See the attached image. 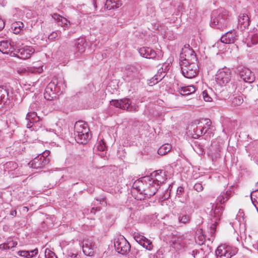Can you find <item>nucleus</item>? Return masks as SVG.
<instances>
[{
	"instance_id": "nucleus-58",
	"label": "nucleus",
	"mask_w": 258,
	"mask_h": 258,
	"mask_svg": "<svg viewBox=\"0 0 258 258\" xmlns=\"http://www.w3.org/2000/svg\"><path fill=\"white\" fill-rule=\"evenodd\" d=\"M98 3V0H93V5L95 8L97 7Z\"/></svg>"
},
{
	"instance_id": "nucleus-28",
	"label": "nucleus",
	"mask_w": 258,
	"mask_h": 258,
	"mask_svg": "<svg viewBox=\"0 0 258 258\" xmlns=\"http://www.w3.org/2000/svg\"><path fill=\"white\" fill-rule=\"evenodd\" d=\"M86 128L87 130V131L89 132V129L87 125L83 121L80 120L76 122L74 125L75 136L77 135V134L84 133V131H85Z\"/></svg>"
},
{
	"instance_id": "nucleus-47",
	"label": "nucleus",
	"mask_w": 258,
	"mask_h": 258,
	"mask_svg": "<svg viewBox=\"0 0 258 258\" xmlns=\"http://www.w3.org/2000/svg\"><path fill=\"white\" fill-rule=\"evenodd\" d=\"M194 188L198 192L202 191L203 190V185L201 183H196L194 186Z\"/></svg>"
},
{
	"instance_id": "nucleus-4",
	"label": "nucleus",
	"mask_w": 258,
	"mask_h": 258,
	"mask_svg": "<svg viewBox=\"0 0 258 258\" xmlns=\"http://www.w3.org/2000/svg\"><path fill=\"white\" fill-rule=\"evenodd\" d=\"M49 153V150H45L40 154L29 163L30 167L36 169L44 167L50 161V159L48 157Z\"/></svg>"
},
{
	"instance_id": "nucleus-50",
	"label": "nucleus",
	"mask_w": 258,
	"mask_h": 258,
	"mask_svg": "<svg viewBox=\"0 0 258 258\" xmlns=\"http://www.w3.org/2000/svg\"><path fill=\"white\" fill-rule=\"evenodd\" d=\"M29 252L30 255L29 258L32 257L38 253V249H35L33 250L30 251Z\"/></svg>"
},
{
	"instance_id": "nucleus-44",
	"label": "nucleus",
	"mask_w": 258,
	"mask_h": 258,
	"mask_svg": "<svg viewBox=\"0 0 258 258\" xmlns=\"http://www.w3.org/2000/svg\"><path fill=\"white\" fill-rule=\"evenodd\" d=\"M203 97L205 101L210 102L212 100V98L209 95L206 91L203 92Z\"/></svg>"
},
{
	"instance_id": "nucleus-13",
	"label": "nucleus",
	"mask_w": 258,
	"mask_h": 258,
	"mask_svg": "<svg viewBox=\"0 0 258 258\" xmlns=\"http://www.w3.org/2000/svg\"><path fill=\"white\" fill-rule=\"evenodd\" d=\"M239 81H243L244 82L251 83L255 80V76L253 72L248 68H243L238 70Z\"/></svg>"
},
{
	"instance_id": "nucleus-2",
	"label": "nucleus",
	"mask_w": 258,
	"mask_h": 258,
	"mask_svg": "<svg viewBox=\"0 0 258 258\" xmlns=\"http://www.w3.org/2000/svg\"><path fill=\"white\" fill-rule=\"evenodd\" d=\"M229 21L228 12L224 8H220L212 12L210 26L216 29H223L227 27Z\"/></svg>"
},
{
	"instance_id": "nucleus-23",
	"label": "nucleus",
	"mask_w": 258,
	"mask_h": 258,
	"mask_svg": "<svg viewBox=\"0 0 258 258\" xmlns=\"http://www.w3.org/2000/svg\"><path fill=\"white\" fill-rule=\"evenodd\" d=\"M165 174L162 172V170H157L154 171L151 174L150 176H152V179L156 184L158 183V186L160 187V185L163 183L165 180Z\"/></svg>"
},
{
	"instance_id": "nucleus-1",
	"label": "nucleus",
	"mask_w": 258,
	"mask_h": 258,
	"mask_svg": "<svg viewBox=\"0 0 258 258\" xmlns=\"http://www.w3.org/2000/svg\"><path fill=\"white\" fill-rule=\"evenodd\" d=\"M140 194L144 195V198H150L157 192L159 187L152 179V176H147L141 178V180L136 181L133 184Z\"/></svg>"
},
{
	"instance_id": "nucleus-36",
	"label": "nucleus",
	"mask_w": 258,
	"mask_h": 258,
	"mask_svg": "<svg viewBox=\"0 0 258 258\" xmlns=\"http://www.w3.org/2000/svg\"><path fill=\"white\" fill-rule=\"evenodd\" d=\"M178 221L183 224H186L189 222V216L187 215L180 214L178 216Z\"/></svg>"
},
{
	"instance_id": "nucleus-26",
	"label": "nucleus",
	"mask_w": 258,
	"mask_h": 258,
	"mask_svg": "<svg viewBox=\"0 0 258 258\" xmlns=\"http://www.w3.org/2000/svg\"><path fill=\"white\" fill-rule=\"evenodd\" d=\"M26 119L28 121L27 127L31 128L32 126L33 123L38 121L39 118L37 116L36 112L29 111L26 115Z\"/></svg>"
},
{
	"instance_id": "nucleus-19",
	"label": "nucleus",
	"mask_w": 258,
	"mask_h": 258,
	"mask_svg": "<svg viewBox=\"0 0 258 258\" xmlns=\"http://www.w3.org/2000/svg\"><path fill=\"white\" fill-rule=\"evenodd\" d=\"M95 243L92 239L84 240L82 248L84 254L87 256H92L94 252Z\"/></svg>"
},
{
	"instance_id": "nucleus-29",
	"label": "nucleus",
	"mask_w": 258,
	"mask_h": 258,
	"mask_svg": "<svg viewBox=\"0 0 258 258\" xmlns=\"http://www.w3.org/2000/svg\"><path fill=\"white\" fill-rule=\"evenodd\" d=\"M121 6L120 0H106L104 4V8L108 10L119 8Z\"/></svg>"
},
{
	"instance_id": "nucleus-49",
	"label": "nucleus",
	"mask_w": 258,
	"mask_h": 258,
	"mask_svg": "<svg viewBox=\"0 0 258 258\" xmlns=\"http://www.w3.org/2000/svg\"><path fill=\"white\" fill-rule=\"evenodd\" d=\"M184 192V188L182 186H179L177 188L176 194L179 197Z\"/></svg>"
},
{
	"instance_id": "nucleus-21",
	"label": "nucleus",
	"mask_w": 258,
	"mask_h": 258,
	"mask_svg": "<svg viewBox=\"0 0 258 258\" xmlns=\"http://www.w3.org/2000/svg\"><path fill=\"white\" fill-rule=\"evenodd\" d=\"M140 55L146 58H154L156 56V51L150 47H143L139 49Z\"/></svg>"
},
{
	"instance_id": "nucleus-16",
	"label": "nucleus",
	"mask_w": 258,
	"mask_h": 258,
	"mask_svg": "<svg viewBox=\"0 0 258 258\" xmlns=\"http://www.w3.org/2000/svg\"><path fill=\"white\" fill-rule=\"evenodd\" d=\"M34 52V49L31 46H25L15 51V56L21 59H25L29 58Z\"/></svg>"
},
{
	"instance_id": "nucleus-25",
	"label": "nucleus",
	"mask_w": 258,
	"mask_h": 258,
	"mask_svg": "<svg viewBox=\"0 0 258 258\" xmlns=\"http://www.w3.org/2000/svg\"><path fill=\"white\" fill-rule=\"evenodd\" d=\"M75 45L77 51L81 53L85 51L87 44L85 38H79L76 40Z\"/></svg>"
},
{
	"instance_id": "nucleus-22",
	"label": "nucleus",
	"mask_w": 258,
	"mask_h": 258,
	"mask_svg": "<svg viewBox=\"0 0 258 258\" xmlns=\"http://www.w3.org/2000/svg\"><path fill=\"white\" fill-rule=\"evenodd\" d=\"M249 23V18L247 15L240 14L238 20V28L243 30L248 27Z\"/></svg>"
},
{
	"instance_id": "nucleus-57",
	"label": "nucleus",
	"mask_w": 258,
	"mask_h": 258,
	"mask_svg": "<svg viewBox=\"0 0 258 258\" xmlns=\"http://www.w3.org/2000/svg\"><path fill=\"white\" fill-rule=\"evenodd\" d=\"M10 215L13 216H16L17 215V211L16 210L12 211L10 213Z\"/></svg>"
},
{
	"instance_id": "nucleus-62",
	"label": "nucleus",
	"mask_w": 258,
	"mask_h": 258,
	"mask_svg": "<svg viewBox=\"0 0 258 258\" xmlns=\"http://www.w3.org/2000/svg\"><path fill=\"white\" fill-rule=\"evenodd\" d=\"M204 242H203V241H201V242H199V244H204Z\"/></svg>"
},
{
	"instance_id": "nucleus-18",
	"label": "nucleus",
	"mask_w": 258,
	"mask_h": 258,
	"mask_svg": "<svg viewBox=\"0 0 258 258\" xmlns=\"http://www.w3.org/2000/svg\"><path fill=\"white\" fill-rule=\"evenodd\" d=\"M0 51L4 54H8L11 56H15L14 48L8 41L0 42Z\"/></svg>"
},
{
	"instance_id": "nucleus-60",
	"label": "nucleus",
	"mask_w": 258,
	"mask_h": 258,
	"mask_svg": "<svg viewBox=\"0 0 258 258\" xmlns=\"http://www.w3.org/2000/svg\"><path fill=\"white\" fill-rule=\"evenodd\" d=\"M258 193V191L257 190H255V191H252L251 193V198H252V196H255V194Z\"/></svg>"
},
{
	"instance_id": "nucleus-31",
	"label": "nucleus",
	"mask_w": 258,
	"mask_h": 258,
	"mask_svg": "<svg viewBox=\"0 0 258 258\" xmlns=\"http://www.w3.org/2000/svg\"><path fill=\"white\" fill-rule=\"evenodd\" d=\"M196 91L195 87L193 85L181 87L179 88L178 92L183 96L188 95L194 93Z\"/></svg>"
},
{
	"instance_id": "nucleus-15",
	"label": "nucleus",
	"mask_w": 258,
	"mask_h": 258,
	"mask_svg": "<svg viewBox=\"0 0 258 258\" xmlns=\"http://www.w3.org/2000/svg\"><path fill=\"white\" fill-rule=\"evenodd\" d=\"M135 240L144 248L148 250H151L153 248L152 242L144 236L135 232L133 235Z\"/></svg>"
},
{
	"instance_id": "nucleus-7",
	"label": "nucleus",
	"mask_w": 258,
	"mask_h": 258,
	"mask_svg": "<svg viewBox=\"0 0 258 258\" xmlns=\"http://www.w3.org/2000/svg\"><path fill=\"white\" fill-rule=\"evenodd\" d=\"M60 83L54 80L46 86L44 93V97L47 100H52L56 97V94L60 90Z\"/></svg>"
},
{
	"instance_id": "nucleus-46",
	"label": "nucleus",
	"mask_w": 258,
	"mask_h": 258,
	"mask_svg": "<svg viewBox=\"0 0 258 258\" xmlns=\"http://www.w3.org/2000/svg\"><path fill=\"white\" fill-rule=\"evenodd\" d=\"M19 254L21 256H23L27 258H29L30 255L29 251L26 250H22L19 251Z\"/></svg>"
},
{
	"instance_id": "nucleus-64",
	"label": "nucleus",
	"mask_w": 258,
	"mask_h": 258,
	"mask_svg": "<svg viewBox=\"0 0 258 258\" xmlns=\"http://www.w3.org/2000/svg\"><path fill=\"white\" fill-rule=\"evenodd\" d=\"M0 20H3L0 18Z\"/></svg>"
},
{
	"instance_id": "nucleus-30",
	"label": "nucleus",
	"mask_w": 258,
	"mask_h": 258,
	"mask_svg": "<svg viewBox=\"0 0 258 258\" xmlns=\"http://www.w3.org/2000/svg\"><path fill=\"white\" fill-rule=\"evenodd\" d=\"M231 191L226 190L221 192L220 195L217 198V202L221 205L224 204L230 198Z\"/></svg>"
},
{
	"instance_id": "nucleus-35",
	"label": "nucleus",
	"mask_w": 258,
	"mask_h": 258,
	"mask_svg": "<svg viewBox=\"0 0 258 258\" xmlns=\"http://www.w3.org/2000/svg\"><path fill=\"white\" fill-rule=\"evenodd\" d=\"M193 148L195 151L200 154H202L204 152V149L203 146L198 142H195L194 143V146L193 147Z\"/></svg>"
},
{
	"instance_id": "nucleus-6",
	"label": "nucleus",
	"mask_w": 258,
	"mask_h": 258,
	"mask_svg": "<svg viewBox=\"0 0 258 258\" xmlns=\"http://www.w3.org/2000/svg\"><path fill=\"white\" fill-rule=\"evenodd\" d=\"M180 66L182 74L185 78L191 79L197 76L198 71L197 63L182 61L180 62Z\"/></svg>"
},
{
	"instance_id": "nucleus-40",
	"label": "nucleus",
	"mask_w": 258,
	"mask_h": 258,
	"mask_svg": "<svg viewBox=\"0 0 258 258\" xmlns=\"http://www.w3.org/2000/svg\"><path fill=\"white\" fill-rule=\"evenodd\" d=\"M17 245V242L13 240L8 242L6 243H5L4 245V248L5 249H11L14 247H15Z\"/></svg>"
},
{
	"instance_id": "nucleus-12",
	"label": "nucleus",
	"mask_w": 258,
	"mask_h": 258,
	"mask_svg": "<svg viewBox=\"0 0 258 258\" xmlns=\"http://www.w3.org/2000/svg\"><path fill=\"white\" fill-rule=\"evenodd\" d=\"M161 9L163 12L167 14V16L173 15H177L178 12L180 11L181 9V6L177 3H170L168 2L162 3L161 5Z\"/></svg>"
},
{
	"instance_id": "nucleus-48",
	"label": "nucleus",
	"mask_w": 258,
	"mask_h": 258,
	"mask_svg": "<svg viewBox=\"0 0 258 258\" xmlns=\"http://www.w3.org/2000/svg\"><path fill=\"white\" fill-rule=\"evenodd\" d=\"M204 129H205V128L204 127H198L197 126L195 132L196 133V134L200 136V135H202L203 133L205 134L206 132H207V131H206L205 133H204Z\"/></svg>"
},
{
	"instance_id": "nucleus-8",
	"label": "nucleus",
	"mask_w": 258,
	"mask_h": 258,
	"mask_svg": "<svg viewBox=\"0 0 258 258\" xmlns=\"http://www.w3.org/2000/svg\"><path fill=\"white\" fill-rule=\"evenodd\" d=\"M180 62L188 61L191 63H197V58L195 51L189 44H185L182 48L180 54Z\"/></svg>"
},
{
	"instance_id": "nucleus-24",
	"label": "nucleus",
	"mask_w": 258,
	"mask_h": 258,
	"mask_svg": "<svg viewBox=\"0 0 258 258\" xmlns=\"http://www.w3.org/2000/svg\"><path fill=\"white\" fill-rule=\"evenodd\" d=\"M52 17L56 21L58 25L64 27V29L68 28L70 25V21L57 13L52 14Z\"/></svg>"
},
{
	"instance_id": "nucleus-55",
	"label": "nucleus",
	"mask_w": 258,
	"mask_h": 258,
	"mask_svg": "<svg viewBox=\"0 0 258 258\" xmlns=\"http://www.w3.org/2000/svg\"><path fill=\"white\" fill-rule=\"evenodd\" d=\"M97 201H99L100 202V203L102 205H103V204H106V202L105 201L104 199H101L100 200H98V199H97L96 200Z\"/></svg>"
},
{
	"instance_id": "nucleus-56",
	"label": "nucleus",
	"mask_w": 258,
	"mask_h": 258,
	"mask_svg": "<svg viewBox=\"0 0 258 258\" xmlns=\"http://www.w3.org/2000/svg\"><path fill=\"white\" fill-rule=\"evenodd\" d=\"M158 78L157 76H154V78H153V84H156L158 82Z\"/></svg>"
},
{
	"instance_id": "nucleus-3",
	"label": "nucleus",
	"mask_w": 258,
	"mask_h": 258,
	"mask_svg": "<svg viewBox=\"0 0 258 258\" xmlns=\"http://www.w3.org/2000/svg\"><path fill=\"white\" fill-rule=\"evenodd\" d=\"M110 103L115 107L125 110L128 112H136L139 109L138 106L127 98L120 100H112Z\"/></svg>"
},
{
	"instance_id": "nucleus-59",
	"label": "nucleus",
	"mask_w": 258,
	"mask_h": 258,
	"mask_svg": "<svg viewBox=\"0 0 258 258\" xmlns=\"http://www.w3.org/2000/svg\"><path fill=\"white\" fill-rule=\"evenodd\" d=\"M67 256H69L70 258H74L77 256V254L75 253H72L71 254H69Z\"/></svg>"
},
{
	"instance_id": "nucleus-52",
	"label": "nucleus",
	"mask_w": 258,
	"mask_h": 258,
	"mask_svg": "<svg viewBox=\"0 0 258 258\" xmlns=\"http://www.w3.org/2000/svg\"><path fill=\"white\" fill-rule=\"evenodd\" d=\"M206 122L205 123V125L208 127H210V126L211 125L212 122L210 119H206L205 120Z\"/></svg>"
},
{
	"instance_id": "nucleus-38",
	"label": "nucleus",
	"mask_w": 258,
	"mask_h": 258,
	"mask_svg": "<svg viewBox=\"0 0 258 258\" xmlns=\"http://www.w3.org/2000/svg\"><path fill=\"white\" fill-rule=\"evenodd\" d=\"M97 148L98 151L103 152L106 149V146L105 142L103 139L100 140L97 144Z\"/></svg>"
},
{
	"instance_id": "nucleus-43",
	"label": "nucleus",
	"mask_w": 258,
	"mask_h": 258,
	"mask_svg": "<svg viewBox=\"0 0 258 258\" xmlns=\"http://www.w3.org/2000/svg\"><path fill=\"white\" fill-rule=\"evenodd\" d=\"M39 104L37 102H32L29 107V111H36L38 110Z\"/></svg>"
},
{
	"instance_id": "nucleus-45",
	"label": "nucleus",
	"mask_w": 258,
	"mask_h": 258,
	"mask_svg": "<svg viewBox=\"0 0 258 258\" xmlns=\"http://www.w3.org/2000/svg\"><path fill=\"white\" fill-rule=\"evenodd\" d=\"M58 33L57 32H53L48 35V39L49 40L53 41L58 37Z\"/></svg>"
},
{
	"instance_id": "nucleus-17",
	"label": "nucleus",
	"mask_w": 258,
	"mask_h": 258,
	"mask_svg": "<svg viewBox=\"0 0 258 258\" xmlns=\"http://www.w3.org/2000/svg\"><path fill=\"white\" fill-rule=\"evenodd\" d=\"M239 35L235 31H230L223 35L220 39L221 42L225 44L233 43L237 39H238Z\"/></svg>"
},
{
	"instance_id": "nucleus-63",
	"label": "nucleus",
	"mask_w": 258,
	"mask_h": 258,
	"mask_svg": "<svg viewBox=\"0 0 258 258\" xmlns=\"http://www.w3.org/2000/svg\"><path fill=\"white\" fill-rule=\"evenodd\" d=\"M66 258H70L69 256H66Z\"/></svg>"
},
{
	"instance_id": "nucleus-51",
	"label": "nucleus",
	"mask_w": 258,
	"mask_h": 258,
	"mask_svg": "<svg viewBox=\"0 0 258 258\" xmlns=\"http://www.w3.org/2000/svg\"><path fill=\"white\" fill-rule=\"evenodd\" d=\"M100 208H98V207H93L92 208L91 210V213H93V214H95L96 213V211H100Z\"/></svg>"
},
{
	"instance_id": "nucleus-27",
	"label": "nucleus",
	"mask_w": 258,
	"mask_h": 258,
	"mask_svg": "<svg viewBox=\"0 0 258 258\" xmlns=\"http://www.w3.org/2000/svg\"><path fill=\"white\" fill-rule=\"evenodd\" d=\"M88 132H88L86 128L85 131H84V133L77 134V135L75 136L76 141L80 144H86L89 136Z\"/></svg>"
},
{
	"instance_id": "nucleus-39",
	"label": "nucleus",
	"mask_w": 258,
	"mask_h": 258,
	"mask_svg": "<svg viewBox=\"0 0 258 258\" xmlns=\"http://www.w3.org/2000/svg\"><path fill=\"white\" fill-rule=\"evenodd\" d=\"M243 102V99L241 96H238L235 97L232 101V104L235 106H238L241 104Z\"/></svg>"
},
{
	"instance_id": "nucleus-54",
	"label": "nucleus",
	"mask_w": 258,
	"mask_h": 258,
	"mask_svg": "<svg viewBox=\"0 0 258 258\" xmlns=\"http://www.w3.org/2000/svg\"><path fill=\"white\" fill-rule=\"evenodd\" d=\"M5 27V22L3 20H0V31Z\"/></svg>"
},
{
	"instance_id": "nucleus-5",
	"label": "nucleus",
	"mask_w": 258,
	"mask_h": 258,
	"mask_svg": "<svg viewBox=\"0 0 258 258\" xmlns=\"http://www.w3.org/2000/svg\"><path fill=\"white\" fill-rule=\"evenodd\" d=\"M238 249L234 246L223 244L219 245L215 251L217 258H231L235 255Z\"/></svg>"
},
{
	"instance_id": "nucleus-14",
	"label": "nucleus",
	"mask_w": 258,
	"mask_h": 258,
	"mask_svg": "<svg viewBox=\"0 0 258 258\" xmlns=\"http://www.w3.org/2000/svg\"><path fill=\"white\" fill-rule=\"evenodd\" d=\"M140 73L138 69L134 66H127L125 69V77L127 81L136 80L137 82L140 79Z\"/></svg>"
},
{
	"instance_id": "nucleus-10",
	"label": "nucleus",
	"mask_w": 258,
	"mask_h": 258,
	"mask_svg": "<svg viewBox=\"0 0 258 258\" xmlns=\"http://www.w3.org/2000/svg\"><path fill=\"white\" fill-rule=\"evenodd\" d=\"M224 209V208L223 206H218L217 205L213 206L212 209L213 218L211 220L214 223L212 224L210 229V232L212 234H213L215 232L218 221L220 220Z\"/></svg>"
},
{
	"instance_id": "nucleus-41",
	"label": "nucleus",
	"mask_w": 258,
	"mask_h": 258,
	"mask_svg": "<svg viewBox=\"0 0 258 258\" xmlns=\"http://www.w3.org/2000/svg\"><path fill=\"white\" fill-rule=\"evenodd\" d=\"M6 168L9 169L10 170H14L16 169L18 167V165L13 162H9L6 163L5 164Z\"/></svg>"
},
{
	"instance_id": "nucleus-11",
	"label": "nucleus",
	"mask_w": 258,
	"mask_h": 258,
	"mask_svg": "<svg viewBox=\"0 0 258 258\" xmlns=\"http://www.w3.org/2000/svg\"><path fill=\"white\" fill-rule=\"evenodd\" d=\"M231 79V71L229 69L224 68L218 70L216 75V80L220 85H224Z\"/></svg>"
},
{
	"instance_id": "nucleus-61",
	"label": "nucleus",
	"mask_w": 258,
	"mask_h": 258,
	"mask_svg": "<svg viewBox=\"0 0 258 258\" xmlns=\"http://www.w3.org/2000/svg\"><path fill=\"white\" fill-rule=\"evenodd\" d=\"M101 157H104L105 156V153H102L101 155H100Z\"/></svg>"
},
{
	"instance_id": "nucleus-53",
	"label": "nucleus",
	"mask_w": 258,
	"mask_h": 258,
	"mask_svg": "<svg viewBox=\"0 0 258 258\" xmlns=\"http://www.w3.org/2000/svg\"><path fill=\"white\" fill-rule=\"evenodd\" d=\"M250 30L252 31H254L255 33L258 34V23L256 24L255 27H254L253 28Z\"/></svg>"
},
{
	"instance_id": "nucleus-20",
	"label": "nucleus",
	"mask_w": 258,
	"mask_h": 258,
	"mask_svg": "<svg viewBox=\"0 0 258 258\" xmlns=\"http://www.w3.org/2000/svg\"><path fill=\"white\" fill-rule=\"evenodd\" d=\"M247 46L250 47L252 45H255L258 43V34L255 33L254 31L250 30L247 37L243 39Z\"/></svg>"
},
{
	"instance_id": "nucleus-34",
	"label": "nucleus",
	"mask_w": 258,
	"mask_h": 258,
	"mask_svg": "<svg viewBox=\"0 0 258 258\" xmlns=\"http://www.w3.org/2000/svg\"><path fill=\"white\" fill-rule=\"evenodd\" d=\"M39 68H20L18 70V72L19 74H27V73H34L37 72H39Z\"/></svg>"
},
{
	"instance_id": "nucleus-37",
	"label": "nucleus",
	"mask_w": 258,
	"mask_h": 258,
	"mask_svg": "<svg viewBox=\"0 0 258 258\" xmlns=\"http://www.w3.org/2000/svg\"><path fill=\"white\" fill-rule=\"evenodd\" d=\"M24 24L21 22H16L12 24V28L16 31V33H18L24 27Z\"/></svg>"
},
{
	"instance_id": "nucleus-33",
	"label": "nucleus",
	"mask_w": 258,
	"mask_h": 258,
	"mask_svg": "<svg viewBox=\"0 0 258 258\" xmlns=\"http://www.w3.org/2000/svg\"><path fill=\"white\" fill-rule=\"evenodd\" d=\"M8 93L4 86H0V102H5L8 99Z\"/></svg>"
},
{
	"instance_id": "nucleus-32",
	"label": "nucleus",
	"mask_w": 258,
	"mask_h": 258,
	"mask_svg": "<svg viewBox=\"0 0 258 258\" xmlns=\"http://www.w3.org/2000/svg\"><path fill=\"white\" fill-rule=\"evenodd\" d=\"M171 149V145L169 144H164L161 146L158 150L159 155L163 156L169 152Z\"/></svg>"
},
{
	"instance_id": "nucleus-9",
	"label": "nucleus",
	"mask_w": 258,
	"mask_h": 258,
	"mask_svg": "<svg viewBox=\"0 0 258 258\" xmlns=\"http://www.w3.org/2000/svg\"><path fill=\"white\" fill-rule=\"evenodd\" d=\"M114 245L116 251L124 254L128 252L131 248L129 242L123 236H120L114 240Z\"/></svg>"
},
{
	"instance_id": "nucleus-42",
	"label": "nucleus",
	"mask_w": 258,
	"mask_h": 258,
	"mask_svg": "<svg viewBox=\"0 0 258 258\" xmlns=\"http://www.w3.org/2000/svg\"><path fill=\"white\" fill-rule=\"evenodd\" d=\"M45 256V258H57L55 253L49 249H46Z\"/></svg>"
}]
</instances>
